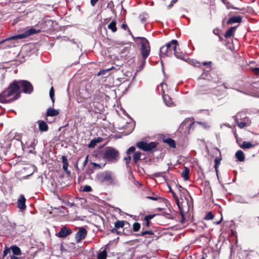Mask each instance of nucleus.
Masks as SVG:
<instances>
[{
    "label": "nucleus",
    "instance_id": "nucleus-1",
    "mask_svg": "<svg viewBox=\"0 0 259 259\" xmlns=\"http://www.w3.org/2000/svg\"><path fill=\"white\" fill-rule=\"evenodd\" d=\"M21 92L18 90L16 81H13L8 87L0 94V102L10 103L19 99Z\"/></svg>",
    "mask_w": 259,
    "mask_h": 259
},
{
    "label": "nucleus",
    "instance_id": "nucleus-2",
    "mask_svg": "<svg viewBox=\"0 0 259 259\" xmlns=\"http://www.w3.org/2000/svg\"><path fill=\"white\" fill-rule=\"evenodd\" d=\"M178 46V41L173 39L161 47L159 54L160 58L165 56H171L173 54L174 49H175Z\"/></svg>",
    "mask_w": 259,
    "mask_h": 259
},
{
    "label": "nucleus",
    "instance_id": "nucleus-3",
    "mask_svg": "<svg viewBox=\"0 0 259 259\" xmlns=\"http://www.w3.org/2000/svg\"><path fill=\"white\" fill-rule=\"evenodd\" d=\"M119 152L113 147H108L105 149L103 158L108 161L115 162L119 158Z\"/></svg>",
    "mask_w": 259,
    "mask_h": 259
},
{
    "label": "nucleus",
    "instance_id": "nucleus-4",
    "mask_svg": "<svg viewBox=\"0 0 259 259\" xmlns=\"http://www.w3.org/2000/svg\"><path fill=\"white\" fill-rule=\"evenodd\" d=\"M96 179L98 182L101 183H107L109 185H114L116 183L111 172L109 171H105L98 174Z\"/></svg>",
    "mask_w": 259,
    "mask_h": 259
},
{
    "label": "nucleus",
    "instance_id": "nucleus-5",
    "mask_svg": "<svg viewBox=\"0 0 259 259\" xmlns=\"http://www.w3.org/2000/svg\"><path fill=\"white\" fill-rule=\"evenodd\" d=\"M139 38L142 40L141 51L143 59V63L142 65H140V67L143 68L145 63V60L149 55L150 52V47L149 42L146 38L144 37H139Z\"/></svg>",
    "mask_w": 259,
    "mask_h": 259
},
{
    "label": "nucleus",
    "instance_id": "nucleus-6",
    "mask_svg": "<svg viewBox=\"0 0 259 259\" xmlns=\"http://www.w3.org/2000/svg\"><path fill=\"white\" fill-rule=\"evenodd\" d=\"M39 32H40V30H38V29L36 30L34 28H31L29 29L28 30H27V31H25L23 33L12 36L11 37H8L4 40L1 41L0 44H3L5 42L9 41L11 40H16V39H22V38H26L29 35H31L33 34H36Z\"/></svg>",
    "mask_w": 259,
    "mask_h": 259
},
{
    "label": "nucleus",
    "instance_id": "nucleus-7",
    "mask_svg": "<svg viewBox=\"0 0 259 259\" xmlns=\"http://www.w3.org/2000/svg\"><path fill=\"white\" fill-rule=\"evenodd\" d=\"M14 81L17 82L19 92H21V89H22V90L25 93L30 94L32 92L33 87L29 81L23 80H14Z\"/></svg>",
    "mask_w": 259,
    "mask_h": 259
},
{
    "label": "nucleus",
    "instance_id": "nucleus-8",
    "mask_svg": "<svg viewBox=\"0 0 259 259\" xmlns=\"http://www.w3.org/2000/svg\"><path fill=\"white\" fill-rule=\"evenodd\" d=\"M157 145V143L152 142L149 143L141 141L137 143L136 146L138 148L143 150L144 151H150L155 148Z\"/></svg>",
    "mask_w": 259,
    "mask_h": 259
},
{
    "label": "nucleus",
    "instance_id": "nucleus-9",
    "mask_svg": "<svg viewBox=\"0 0 259 259\" xmlns=\"http://www.w3.org/2000/svg\"><path fill=\"white\" fill-rule=\"evenodd\" d=\"M87 235V231L86 229L83 227L80 228L78 231L76 233L75 237L76 242H80L85 238Z\"/></svg>",
    "mask_w": 259,
    "mask_h": 259
},
{
    "label": "nucleus",
    "instance_id": "nucleus-10",
    "mask_svg": "<svg viewBox=\"0 0 259 259\" xmlns=\"http://www.w3.org/2000/svg\"><path fill=\"white\" fill-rule=\"evenodd\" d=\"M72 233L71 230L68 229L66 227L61 228L59 233L56 234L57 236L60 238H64Z\"/></svg>",
    "mask_w": 259,
    "mask_h": 259
},
{
    "label": "nucleus",
    "instance_id": "nucleus-11",
    "mask_svg": "<svg viewBox=\"0 0 259 259\" xmlns=\"http://www.w3.org/2000/svg\"><path fill=\"white\" fill-rule=\"evenodd\" d=\"M242 21V17L240 16H235L230 17L227 22L228 25L235 23H240Z\"/></svg>",
    "mask_w": 259,
    "mask_h": 259
},
{
    "label": "nucleus",
    "instance_id": "nucleus-12",
    "mask_svg": "<svg viewBox=\"0 0 259 259\" xmlns=\"http://www.w3.org/2000/svg\"><path fill=\"white\" fill-rule=\"evenodd\" d=\"M26 199L24 195H21L18 200V206L21 209H25L26 207L25 205Z\"/></svg>",
    "mask_w": 259,
    "mask_h": 259
},
{
    "label": "nucleus",
    "instance_id": "nucleus-13",
    "mask_svg": "<svg viewBox=\"0 0 259 259\" xmlns=\"http://www.w3.org/2000/svg\"><path fill=\"white\" fill-rule=\"evenodd\" d=\"M59 110H56L53 108H49L48 109L47 111L46 112L47 116H57L59 114Z\"/></svg>",
    "mask_w": 259,
    "mask_h": 259
},
{
    "label": "nucleus",
    "instance_id": "nucleus-14",
    "mask_svg": "<svg viewBox=\"0 0 259 259\" xmlns=\"http://www.w3.org/2000/svg\"><path fill=\"white\" fill-rule=\"evenodd\" d=\"M173 54L178 59L182 60L184 59L185 54L179 49H177V47L174 49Z\"/></svg>",
    "mask_w": 259,
    "mask_h": 259
},
{
    "label": "nucleus",
    "instance_id": "nucleus-15",
    "mask_svg": "<svg viewBox=\"0 0 259 259\" xmlns=\"http://www.w3.org/2000/svg\"><path fill=\"white\" fill-rule=\"evenodd\" d=\"M189 172L190 168L185 166L182 172V177L185 181H187L189 179Z\"/></svg>",
    "mask_w": 259,
    "mask_h": 259
},
{
    "label": "nucleus",
    "instance_id": "nucleus-16",
    "mask_svg": "<svg viewBox=\"0 0 259 259\" xmlns=\"http://www.w3.org/2000/svg\"><path fill=\"white\" fill-rule=\"evenodd\" d=\"M237 26L231 27L226 32L224 36L225 38H228L231 37L235 32Z\"/></svg>",
    "mask_w": 259,
    "mask_h": 259
},
{
    "label": "nucleus",
    "instance_id": "nucleus-17",
    "mask_svg": "<svg viewBox=\"0 0 259 259\" xmlns=\"http://www.w3.org/2000/svg\"><path fill=\"white\" fill-rule=\"evenodd\" d=\"M39 130L41 132H46L48 130L47 124L42 120L38 121Z\"/></svg>",
    "mask_w": 259,
    "mask_h": 259
},
{
    "label": "nucleus",
    "instance_id": "nucleus-18",
    "mask_svg": "<svg viewBox=\"0 0 259 259\" xmlns=\"http://www.w3.org/2000/svg\"><path fill=\"white\" fill-rule=\"evenodd\" d=\"M239 146L242 149H246L254 147V145L249 142L243 141L242 144L240 145Z\"/></svg>",
    "mask_w": 259,
    "mask_h": 259
},
{
    "label": "nucleus",
    "instance_id": "nucleus-19",
    "mask_svg": "<svg viewBox=\"0 0 259 259\" xmlns=\"http://www.w3.org/2000/svg\"><path fill=\"white\" fill-rule=\"evenodd\" d=\"M162 98L167 106H169L172 104V100L168 95L164 94L162 96Z\"/></svg>",
    "mask_w": 259,
    "mask_h": 259
},
{
    "label": "nucleus",
    "instance_id": "nucleus-20",
    "mask_svg": "<svg viewBox=\"0 0 259 259\" xmlns=\"http://www.w3.org/2000/svg\"><path fill=\"white\" fill-rule=\"evenodd\" d=\"M146 235H149L150 238H151L152 240H153L154 233L151 230L142 231L140 234H137V236H145Z\"/></svg>",
    "mask_w": 259,
    "mask_h": 259
},
{
    "label": "nucleus",
    "instance_id": "nucleus-21",
    "mask_svg": "<svg viewBox=\"0 0 259 259\" xmlns=\"http://www.w3.org/2000/svg\"><path fill=\"white\" fill-rule=\"evenodd\" d=\"M62 162H63V169L66 172L69 174L70 172L68 171V163L67 159L66 158V157L65 156H63L62 157Z\"/></svg>",
    "mask_w": 259,
    "mask_h": 259
},
{
    "label": "nucleus",
    "instance_id": "nucleus-22",
    "mask_svg": "<svg viewBox=\"0 0 259 259\" xmlns=\"http://www.w3.org/2000/svg\"><path fill=\"white\" fill-rule=\"evenodd\" d=\"M163 142L167 144L171 148H175L176 147L175 141L171 138H167L163 139Z\"/></svg>",
    "mask_w": 259,
    "mask_h": 259
},
{
    "label": "nucleus",
    "instance_id": "nucleus-23",
    "mask_svg": "<svg viewBox=\"0 0 259 259\" xmlns=\"http://www.w3.org/2000/svg\"><path fill=\"white\" fill-rule=\"evenodd\" d=\"M235 156L239 161L242 162L245 160L244 154L241 150L237 151L236 153Z\"/></svg>",
    "mask_w": 259,
    "mask_h": 259
},
{
    "label": "nucleus",
    "instance_id": "nucleus-24",
    "mask_svg": "<svg viewBox=\"0 0 259 259\" xmlns=\"http://www.w3.org/2000/svg\"><path fill=\"white\" fill-rule=\"evenodd\" d=\"M11 249L13 253V255H19L21 254V251L20 248L17 246H11Z\"/></svg>",
    "mask_w": 259,
    "mask_h": 259
},
{
    "label": "nucleus",
    "instance_id": "nucleus-25",
    "mask_svg": "<svg viewBox=\"0 0 259 259\" xmlns=\"http://www.w3.org/2000/svg\"><path fill=\"white\" fill-rule=\"evenodd\" d=\"M102 141L101 138H98L97 139H94L92 140L90 143L89 144L88 146L90 148H94L96 145L97 143L101 142Z\"/></svg>",
    "mask_w": 259,
    "mask_h": 259
},
{
    "label": "nucleus",
    "instance_id": "nucleus-26",
    "mask_svg": "<svg viewBox=\"0 0 259 259\" xmlns=\"http://www.w3.org/2000/svg\"><path fill=\"white\" fill-rule=\"evenodd\" d=\"M116 23L115 21H112L108 25V28L110 29L112 32H115L117 30Z\"/></svg>",
    "mask_w": 259,
    "mask_h": 259
},
{
    "label": "nucleus",
    "instance_id": "nucleus-27",
    "mask_svg": "<svg viewBox=\"0 0 259 259\" xmlns=\"http://www.w3.org/2000/svg\"><path fill=\"white\" fill-rule=\"evenodd\" d=\"M107 256V251L106 249H104L98 253L97 258L98 259H106Z\"/></svg>",
    "mask_w": 259,
    "mask_h": 259
},
{
    "label": "nucleus",
    "instance_id": "nucleus-28",
    "mask_svg": "<svg viewBox=\"0 0 259 259\" xmlns=\"http://www.w3.org/2000/svg\"><path fill=\"white\" fill-rule=\"evenodd\" d=\"M141 153L140 152H136L133 155V159L136 163H137L141 159Z\"/></svg>",
    "mask_w": 259,
    "mask_h": 259
},
{
    "label": "nucleus",
    "instance_id": "nucleus-29",
    "mask_svg": "<svg viewBox=\"0 0 259 259\" xmlns=\"http://www.w3.org/2000/svg\"><path fill=\"white\" fill-rule=\"evenodd\" d=\"M124 225V222L123 221H117L115 223V227L116 228H123Z\"/></svg>",
    "mask_w": 259,
    "mask_h": 259
},
{
    "label": "nucleus",
    "instance_id": "nucleus-30",
    "mask_svg": "<svg viewBox=\"0 0 259 259\" xmlns=\"http://www.w3.org/2000/svg\"><path fill=\"white\" fill-rule=\"evenodd\" d=\"M167 87V84L164 83H161L159 84L158 87V89L159 91L161 89V92L163 95L164 94V89Z\"/></svg>",
    "mask_w": 259,
    "mask_h": 259
},
{
    "label": "nucleus",
    "instance_id": "nucleus-31",
    "mask_svg": "<svg viewBox=\"0 0 259 259\" xmlns=\"http://www.w3.org/2000/svg\"><path fill=\"white\" fill-rule=\"evenodd\" d=\"M140 228H141V225L140 223H139L138 222H136L133 224V228L134 231H135V232L138 231L140 229Z\"/></svg>",
    "mask_w": 259,
    "mask_h": 259
},
{
    "label": "nucleus",
    "instance_id": "nucleus-32",
    "mask_svg": "<svg viewBox=\"0 0 259 259\" xmlns=\"http://www.w3.org/2000/svg\"><path fill=\"white\" fill-rule=\"evenodd\" d=\"M114 68V67L112 66V67L110 68H108V69H104V70H101L99 73H98V75H105L106 74V73H107V72H109V71H110L111 70L113 69Z\"/></svg>",
    "mask_w": 259,
    "mask_h": 259
},
{
    "label": "nucleus",
    "instance_id": "nucleus-33",
    "mask_svg": "<svg viewBox=\"0 0 259 259\" xmlns=\"http://www.w3.org/2000/svg\"><path fill=\"white\" fill-rule=\"evenodd\" d=\"M55 93L53 87H52L50 90V96L52 100V102L54 103L55 102V98H54Z\"/></svg>",
    "mask_w": 259,
    "mask_h": 259
},
{
    "label": "nucleus",
    "instance_id": "nucleus-34",
    "mask_svg": "<svg viewBox=\"0 0 259 259\" xmlns=\"http://www.w3.org/2000/svg\"><path fill=\"white\" fill-rule=\"evenodd\" d=\"M236 201L238 202L241 203H248V201H247L245 198L242 197H236Z\"/></svg>",
    "mask_w": 259,
    "mask_h": 259
},
{
    "label": "nucleus",
    "instance_id": "nucleus-35",
    "mask_svg": "<svg viewBox=\"0 0 259 259\" xmlns=\"http://www.w3.org/2000/svg\"><path fill=\"white\" fill-rule=\"evenodd\" d=\"M214 217V215L211 213V212H209L204 217V220H212Z\"/></svg>",
    "mask_w": 259,
    "mask_h": 259
},
{
    "label": "nucleus",
    "instance_id": "nucleus-36",
    "mask_svg": "<svg viewBox=\"0 0 259 259\" xmlns=\"http://www.w3.org/2000/svg\"><path fill=\"white\" fill-rule=\"evenodd\" d=\"M236 122L237 123L238 126L240 128H242L246 126V122H238V120L236 119Z\"/></svg>",
    "mask_w": 259,
    "mask_h": 259
},
{
    "label": "nucleus",
    "instance_id": "nucleus-37",
    "mask_svg": "<svg viewBox=\"0 0 259 259\" xmlns=\"http://www.w3.org/2000/svg\"><path fill=\"white\" fill-rule=\"evenodd\" d=\"M37 143V141L35 139H33L32 140V141H31L30 144L28 146V147L29 148H34V146H35V145Z\"/></svg>",
    "mask_w": 259,
    "mask_h": 259
},
{
    "label": "nucleus",
    "instance_id": "nucleus-38",
    "mask_svg": "<svg viewBox=\"0 0 259 259\" xmlns=\"http://www.w3.org/2000/svg\"><path fill=\"white\" fill-rule=\"evenodd\" d=\"M146 198L147 199L154 200V201L158 200L161 198L160 197H158V196L154 197V196H147L146 197Z\"/></svg>",
    "mask_w": 259,
    "mask_h": 259
},
{
    "label": "nucleus",
    "instance_id": "nucleus-39",
    "mask_svg": "<svg viewBox=\"0 0 259 259\" xmlns=\"http://www.w3.org/2000/svg\"><path fill=\"white\" fill-rule=\"evenodd\" d=\"M92 189L90 186L89 185H85L84 186L83 188V191L84 192H91L92 191Z\"/></svg>",
    "mask_w": 259,
    "mask_h": 259
},
{
    "label": "nucleus",
    "instance_id": "nucleus-40",
    "mask_svg": "<svg viewBox=\"0 0 259 259\" xmlns=\"http://www.w3.org/2000/svg\"><path fill=\"white\" fill-rule=\"evenodd\" d=\"M135 150H136L135 147H134V146H132V147H131L130 148H129L127 149V150L126 151V153H127V154H131L132 152H135Z\"/></svg>",
    "mask_w": 259,
    "mask_h": 259
},
{
    "label": "nucleus",
    "instance_id": "nucleus-41",
    "mask_svg": "<svg viewBox=\"0 0 259 259\" xmlns=\"http://www.w3.org/2000/svg\"><path fill=\"white\" fill-rule=\"evenodd\" d=\"M10 248H6L4 251V255L3 259H5V256L8 254L10 253Z\"/></svg>",
    "mask_w": 259,
    "mask_h": 259
},
{
    "label": "nucleus",
    "instance_id": "nucleus-42",
    "mask_svg": "<svg viewBox=\"0 0 259 259\" xmlns=\"http://www.w3.org/2000/svg\"><path fill=\"white\" fill-rule=\"evenodd\" d=\"M220 159H218L217 158L215 159V165H214V168L216 170H217V168L219 166V165L220 164Z\"/></svg>",
    "mask_w": 259,
    "mask_h": 259
},
{
    "label": "nucleus",
    "instance_id": "nucleus-43",
    "mask_svg": "<svg viewBox=\"0 0 259 259\" xmlns=\"http://www.w3.org/2000/svg\"><path fill=\"white\" fill-rule=\"evenodd\" d=\"M193 124H195V125H196V124L202 125L205 128H206L207 127V124L205 122H199V121H196V122H194Z\"/></svg>",
    "mask_w": 259,
    "mask_h": 259
},
{
    "label": "nucleus",
    "instance_id": "nucleus-44",
    "mask_svg": "<svg viewBox=\"0 0 259 259\" xmlns=\"http://www.w3.org/2000/svg\"><path fill=\"white\" fill-rule=\"evenodd\" d=\"M91 164L93 165L94 168H101V167H102L100 164H99L95 162H92Z\"/></svg>",
    "mask_w": 259,
    "mask_h": 259
},
{
    "label": "nucleus",
    "instance_id": "nucleus-45",
    "mask_svg": "<svg viewBox=\"0 0 259 259\" xmlns=\"http://www.w3.org/2000/svg\"><path fill=\"white\" fill-rule=\"evenodd\" d=\"M251 69L255 74L259 75V67L252 68Z\"/></svg>",
    "mask_w": 259,
    "mask_h": 259
},
{
    "label": "nucleus",
    "instance_id": "nucleus-46",
    "mask_svg": "<svg viewBox=\"0 0 259 259\" xmlns=\"http://www.w3.org/2000/svg\"><path fill=\"white\" fill-rule=\"evenodd\" d=\"M154 217V215H153H153H148L145 217L144 220H145V221L148 220L149 221V220L150 219H152Z\"/></svg>",
    "mask_w": 259,
    "mask_h": 259
},
{
    "label": "nucleus",
    "instance_id": "nucleus-47",
    "mask_svg": "<svg viewBox=\"0 0 259 259\" xmlns=\"http://www.w3.org/2000/svg\"><path fill=\"white\" fill-rule=\"evenodd\" d=\"M131 160V157L130 156H127V157L124 158V160L126 161L127 163H129Z\"/></svg>",
    "mask_w": 259,
    "mask_h": 259
},
{
    "label": "nucleus",
    "instance_id": "nucleus-48",
    "mask_svg": "<svg viewBox=\"0 0 259 259\" xmlns=\"http://www.w3.org/2000/svg\"><path fill=\"white\" fill-rule=\"evenodd\" d=\"M88 157H89V156H87L83 162V166L84 167L86 164H87L88 162Z\"/></svg>",
    "mask_w": 259,
    "mask_h": 259
},
{
    "label": "nucleus",
    "instance_id": "nucleus-49",
    "mask_svg": "<svg viewBox=\"0 0 259 259\" xmlns=\"http://www.w3.org/2000/svg\"><path fill=\"white\" fill-rule=\"evenodd\" d=\"M99 0H91V4L92 6H95Z\"/></svg>",
    "mask_w": 259,
    "mask_h": 259
},
{
    "label": "nucleus",
    "instance_id": "nucleus-50",
    "mask_svg": "<svg viewBox=\"0 0 259 259\" xmlns=\"http://www.w3.org/2000/svg\"><path fill=\"white\" fill-rule=\"evenodd\" d=\"M87 172L89 175H91V174L93 173V170L92 168H90V167L88 168V169L87 171Z\"/></svg>",
    "mask_w": 259,
    "mask_h": 259
},
{
    "label": "nucleus",
    "instance_id": "nucleus-51",
    "mask_svg": "<svg viewBox=\"0 0 259 259\" xmlns=\"http://www.w3.org/2000/svg\"><path fill=\"white\" fill-rule=\"evenodd\" d=\"M230 8L233 9H234V10H240V11H243V10H244V8H242V9H239V8H236V7H234V6H231V7H230Z\"/></svg>",
    "mask_w": 259,
    "mask_h": 259
},
{
    "label": "nucleus",
    "instance_id": "nucleus-52",
    "mask_svg": "<svg viewBox=\"0 0 259 259\" xmlns=\"http://www.w3.org/2000/svg\"><path fill=\"white\" fill-rule=\"evenodd\" d=\"M162 175V172H156L155 174V176L156 177H161Z\"/></svg>",
    "mask_w": 259,
    "mask_h": 259
},
{
    "label": "nucleus",
    "instance_id": "nucleus-53",
    "mask_svg": "<svg viewBox=\"0 0 259 259\" xmlns=\"http://www.w3.org/2000/svg\"><path fill=\"white\" fill-rule=\"evenodd\" d=\"M256 196H259V193H258L256 195H249V197L251 198H253Z\"/></svg>",
    "mask_w": 259,
    "mask_h": 259
},
{
    "label": "nucleus",
    "instance_id": "nucleus-54",
    "mask_svg": "<svg viewBox=\"0 0 259 259\" xmlns=\"http://www.w3.org/2000/svg\"><path fill=\"white\" fill-rule=\"evenodd\" d=\"M10 259H19V258L14 255H11Z\"/></svg>",
    "mask_w": 259,
    "mask_h": 259
},
{
    "label": "nucleus",
    "instance_id": "nucleus-55",
    "mask_svg": "<svg viewBox=\"0 0 259 259\" xmlns=\"http://www.w3.org/2000/svg\"><path fill=\"white\" fill-rule=\"evenodd\" d=\"M127 27V25L125 24H122L121 25V28L124 29H126V28Z\"/></svg>",
    "mask_w": 259,
    "mask_h": 259
},
{
    "label": "nucleus",
    "instance_id": "nucleus-56",
    "mask_svg": "<svg viewBox=\"0 0 259 259\" xmlns=\"http://www.w3.org/2000/svg\"><path fill=\"white\" fill-rule=\"evenodd\" d=\"M145 221H146V227H149V226L150 225V222L148 220Z\"/></svg>",
    "mask_w": 259,
    "mask_h": 259
},
{
    "label": "nucleus",
    "instance_id": "nucleus-57",
    "mask_svg": "<svg viewBox=\"0 0 259 259\" xmlns=\"http://www.w3.org/2000/svg\"><path fill=\"white\" fill-rule=\"evenodd\" d=\"M222 220H223V217H221V219H220V220L219 221L217 222H215V224H217V225H219V224H220L221 223V222H222Z\"/></svg>",
    "mask_w": 259,
    "mask_h": 259
},
{
    "label": "nucleus",
    "instance_id": "nucleus-58",
    "mask_svg": "<svg viewBox=\"0 0 259 259\" xmlns=\"http://www.w3.org/2000/svg\"><path fill=\"white\" fill-rule=\"evenodd\" d=\"M210 63H211L210 62H204L203 63V65H207L208 64H210Z\"/></svg>",
    "mask_w": 259,
    "mask_h": 259
},
{
    "label": "nucleus",
    "instance_id": "nucleus-59",
    "mask_svg": "<svg viewBox=\"0 0 259 259\" xmlns=\"http://www.w3.org/2000/svg\"><path fill=\"white\" fill-rule=\"evenodd\" d=\"M182 220L181 221V222L183 223L184 219V214L183 213H182Z\"/></svg>",
    "mask_w": 259,
    "mask_h": 259
},
{
    "label": "nucleus",
    "instance_id": "nucleus-60",
    "mask_svg": "<svg viewBox=\"0 0 259 259\" xmlns=\"http://www.w3.org/2000/svg\"><path fill=\"white\" fill-rule=\"evenodd\" d=\"M141 21H142V22L145 21V18H143L141 19Z\"/></svg>",
    "mask_w": 259,
    "mask_h": 259
},
{
    "label": "nucleus",
    "instance_id": "nucleus-61",
    "mask_svg": "<svg viewBox=\"0 0 259 259\" xmlns=\"http://www.w3.org/2000/svg\"><path fill=\"white\" fill-rule=\"evenodd\" d=\"M171 193H172V194L173 196H174V197H175V194L174 192H171Z\"/></svg>",
    "mask_w": 259,
    "mask_h": 259
},
{
    "label": "nucleus",
    "instance_id": "nucleus-62",
    "mask_svg": "<svg viewBox=\"0 0 259 259\" xmlns=\"http://www.w3.org/2000/svg\"><path fill=\"white\" fill-rule=\"evenodd\" d=\"M115 231H116V230H115V229H113L112 230V231L113 232H114Z\"/></svg>",
    "mask_w": 259,
    "mask_h": 259
},
{
    "label": "nucleus",
    "instance_id": "nucleus-63",
    "mask_svg": "<svg viewBox=\"0 0 259 259\" xmlns=\"http://www.w3.org/2000/svg\"><path fill=\"white\" fill-rule=\"evenodd\" d=\"M201 259H205V257H204V256H203L202 257Z\"/></svg>",
    "mask_w": 259,
    "mask_h": 259
},
{
    "label": "nucleus",
    "instance_id": "nucleus-64",
    "mask_svg": "<svg viewBox=\"0 0 259 259\" xmlns=\"http://www.w3.org/2000/svg\"><path fill=\"white\" fill-rule=\"evenodd\" d=\"M158 209L160 210L161 209L160 208H158Z\"/></svg>",
    "mask_w": 259,
    "mask_h": 259
}]
</instances>
